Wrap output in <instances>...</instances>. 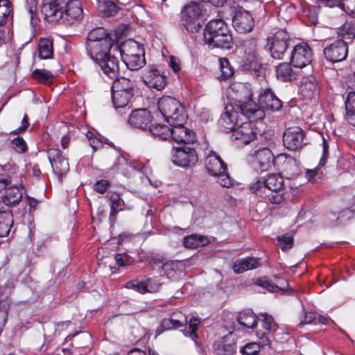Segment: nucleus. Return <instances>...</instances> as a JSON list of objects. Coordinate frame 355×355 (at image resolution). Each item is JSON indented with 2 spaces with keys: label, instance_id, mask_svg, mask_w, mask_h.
I'll return each instance as SVG.
<instances>
[{
  "label": "nucleus",
  "instance_id": "52",
  "mask_svg": "<svg viewBox=\"0 0 355 355\" xmlns=\"http://www.w3.org/2000/svg\"><path fill=\"white\" fill-rule=\"evenodd\" d=\"M247 59L249 62V67L251 69L257 70L261 67V58L257 52L253 51L252 53H249Z\"/></svg>",
  "mask_w": 355,
  "mask_h": 355
},
{
  "label": "nucleus",
  "instance_id": "56",
  "mask_svg": "<svg viewBox=\"0 0 355 355\" xmlns=\"http://www.w3.org/2000/svg\"><path fill=\"white\" fill-rule=\"evenodd\" d=\"M340 208H347L355 212V196H347L343 198Z\"/></svg>",
  "mask_w": 355,
  "mask_h": 355
},
{
  "label": "nucleus",
  "instance_id": "2",
  "mask_svg": "<svg viewBox=\"0 0 355 355\" xmlns=\"http://www.w3.org/2000/svg\"><path fill=\"white\" fill-rule=\"evenodd\" d=\"M44 18L51 21L63 19L73 23L83 17V8L79 0H51L42 7Z\"/></svg>",
  "mask_w": 355,
  "mask_h": 355
},
{
  "label": "nucleus",
  "instance_id": "47",
  "mask_svg": "<svg viewBox=\"0 0 355 355\" xmlns=\"http://www.w3.org/2000/svg\"><path fill=\"white\" fill-rule=\"evenodd\" d=\"M338 34L343 40H352L355 37V30L349 23H345L338 29Z\"/></svg>",
  "mask_w": 355,
  "mask_h": 355
},
{
  "label": "nucleus",
  "instance_id": "44",
  "mask_svg": "<svg viewBox=\"0 0 355 355\" xmlns=\"http://www.w3.org/2000/svg\"><path fill=\"white\" fill-rule=\"evenodd\" d=\"M220 68L221 74L219 76L220 80H225L231 78L234 73V69L231 66L229 60L227 58L220 59Z\"/></svg>",
  "mask_w": 355,
  "mask_h": 355
},
{
  "label": "nucleus",
  "instance_id": "40",
  "mask_svg": "<svg viewBox=\"0 0 355 355\" xmlns=\"http://www.w3.org/2000/svg\"><path fill=\"white\" fill-rule=\"evenodd\" d=\"M134 83L130 79L121 77L116 78L113 82L112 90L119 92H128L133 94Z\"/></svg>",
  "mask_w": 355,
  "mask_h": 355
},
{
  "label": "nucleus",
  "instance_id": "32",
  "mask_svg": "<svg viewBox=\"0 0 355 355\" xmlns=\"http://www.w3.org/2000/svg\"><path fill=\"white\" fill-rule=\"evenodd\" d=\"M111 203L110 218L115 217L116 214L125 209L130 210L132 206L126 205L124 201L121 198L119 193L110 192L107 194Z\"/></svg>",
  "mask_w": 355,
  "mask_h": 355
},
{
  "label": "nucleus",
  "instance_id": "43",
  "mask_svg": "<svg viewBox=\"0 0 355 355\" xmlns=\"http://www.w3.org/2000/svg\"><path fill=\"white\" fill-rule=\"evenodd\" d=\"M207 239L202 236L191 234L184 238V245L187 248H197L205 245Z\"/></svg>",
  "mask_w": 355,
  "mask_h": 355
},
{
  "label": "nucleus",
  "instance_id": "11",
  "mask_svg": "<svg viewBox=\"0 0 355 355\" xmlns=\"http://www.w3.org/2000/svg\"><path fill=\"white\" fill-rule=\"evenodd\" d=\"M347 53V44L343 40H336L324 49L325 58L331 62H338L345 60Z\"/></svg>",
  "mask_w": 355,
  "mask_h": 355
},
{
  "label": "nucleus",
  "instance_id": "30",
  "mask_svg": "<svg viewBox=\"0 0 355 355\" xmlns=\"http://www.w3.org/2000/svg\"><path fill=\"white\" fill-rule=\"evenodd\" d=\"M182 263L178 261H165L162 266L160 275L175 279L181 273Z\"/></svg>",
  "mask_w": 355,
  "mask_h": 355
},
{
  "label": "nucleus",
  "instance_id": "61",
  "mask_svg": "<svg viewBox=\"0 0 355 355\" xmlns=\"http://www.w3.org/2000/svg\"><path fill=\"white\" fill-rule=\"evenodd\" d=\"M270 332H268V334L257 332V336L259 337V346L261 345L262 347L265 346H269L270 345V338L269 336Z\"/></svg>",
  "mask_w": 355,
  "mask_h": 355
},
{
  "label": "nucleus",
  "instance_id": "63",
  "mask_svg": "<svg viewBox=\"0 0 355 355\" xmlns=\"http://www.w3.org/2000/svg\"><path fill=\"white\" fill-rule=\"evenodd\" d=\"M28 12L31 19H33V14L36 10L37 0H26Z\"/></svg>",
  "mask_w": 355,
  "mask_h": 355
},
{
  "label": "nucleus",
  "instance_id": "48",
  "mask_svg": "<svg viewBox=\"0 0 355 355\" xmlns=\"http://www.w3.org/2000/svg\"><path fill=\"white\" fill-rule=\"evenodd\" d=\"M32 76L34 78L45 84L50 83L51 80L53 78L52 73L45 69H35L33 71Z\"/></svg>",
  "mask_w": 355,
  "mask_h": 355
},
{
  "label": "nucleus",
  "instance_id": "33",
  "mask_svg": "<svg viewBox=\"0 0 355 355\" xmlns=\"http://www.w3.org/2000/svg\"><path fill=\"white\" fill-rule=\"evenodd\" d=\"M259 266V261L254 257L236 260L233 264V270L236 274L253 270Z\"/></svg>",
  "mask_w": 355,
  "mask_h": 355
},
{
  "label": "nucleus",
  "instance_id": "7",
  "mask_svg": "<svg viewBox=\"0 0 355 355\" xmlns=\"http://www.w3.org/2000/svg\"><path fill=\"white\" fill-rule=\"evenodd\" d=\"M248 161L256 171H266L273 165L274 155L269 148H262L250 155Z\"/></svg>",
  "mask_w": 355,
  "mask_h": 355
},
{
  "label": "nucleus",
  "instance_id": "15",
  "mask_svg": "<svg viewBox=\"0 0 355 355\" xmlns=\"http://www.w3.org/2000/svg\"><path fill=\"white\" fill-rule=\"evenodd\" d=\"M183 123H169L171 126L170 138L180 144H193L196 139L195 133L191 130L184 126Z\"/></svg>",
  "mask_w": 355,
  "mask_h": 355
},
{
  "label": "nucleus",
  "instance_id": "28",
  "mask_svg": "<svg viewBox=\"0 0 355 355\" xmlns=\"http://www.w3.org/2000/svg\"><path fill=\"white\" fill-rule=\"evenodd\" d=\"M216 355H233L236 352V344L231 336H226L214 345Z\"/></svg>",
  "mask_w": 355,
  "mask_h": 355
},
{
  "label": "nucleus",
  "instance_id": "6",
  "mask_svg": "<svg viewBox=\"0 0 355 355\" xmlns=\"http://www.w3.org/2000/svg\"><path fill=\"white\" fill-rule=\"evenodd\" d=\"M202 12L200 4L191 2L184 6L182 12L181 24L190 33H195L199 31L201 25L199 17Z\"/></svg>",
  "mask_w": 355,
  "mask_h": 355
},
{
  "label": "nucleus",
  "instance_id": "16",
  "mask_svg": "<svg viewBox=\"0 0 355 355\" xmlns=\"http://www.w3.org/2000/svg\"><path fill=\"white\" fill-rule=\"evenodd\" d=\"M304 132L300 128H288L283 136L284 145L289 150H297L304 145Z\"/></svg>",
  "mask_w": 355,
  "mask_h": 355
},
{
  "label": "nucleus",
  "instance_id": "3",
  "mask_svg": "<svg viewBox=\"0 0 355 355\" xmlns=\"http://www.w3.org/2000/svg\"><path fill=\"white\" fill-rule=\"evenodd\" d=\"M204 41L209 47L230 49L233 39L227 24L221 19L209 21L204 30Z\"/></svg>",
  "mask_w": 355,
  "mask_h": 355
},
{
  "label": "nucleus",
  "instance_id": "59",
  "mask_svg": "<svg viewBox=\"0 0 355 355\" xmlns=\"http://www.w3.org/2000/svg\"><path fill=\"white\" fill-rule=\"evenodd\" d=\"M110 187V182L106 180L97 181L94 185V189L99 193H104Z\"/></svg>",
  "mask_w": 355,
  "mask_h": 355
},
{
  "label": "nucleus",
  "instance_id": "4",
  "mask_svg": "<svg viewBox=\"0 0 355 355\" xmlns=\"http://www.w3.org/2000/svg\"><path fill=\"white\" fill-rule=\"evenodd\" d=\"M119 49L123 61L130 70H138L146 64L144 49L135 40H127Z\"/></svg>",
  "mask_w": 355,
  "mask_h": 355
},
{
  "label": "nucleus",
  "instance_id": "45",
  "mask_svg": "<svg viewBox=\"0 0 355 355\" xmlns=\"http://www.w3.org/2000/svg\"><path fill=\"white\" fill-rule=\"evenodd\" d=\"M12 11V3L9 0H0V26L6 22Z\"/></svg>",
  "mask_w": 355,
  "mask_h": 355
},
{
  "label": "nucleus",
  "instance_id": "22",
  "mask_svg": "<svg viewBox=\"0 0 355 355\" xmlns=\"http://www.w3.org/2000/svg\"><path fill=\"white\" fill-rule=\"evenodd\" d=\"M101 59L96 60L105 75L110 79H115L119 74V61L115 56L108 53Z\"/></svg>",
  "mask_w": 355,
  "mask_h": 355
},
{
  "label": "nucleus",
  "instance_id": "60",
  "mask_svg": "<svg viewBox=\"0 0 355 355\" xmlns=\"http://www.w3.org/2000/svg\"><path fill=\"white\" fill-rule=\"evenodd\" d=\"M345 110L355 111V92H349L345 101Z\"/></svg>",
  "mask_w": 355,
  "mask_h": 355
},
{
  "label": "nucleus",
  "instance_id": "13",
  "mask_svg": "<svg viewBox=\"0 0 355 355\" xmlns=\"http://www.w3.org/2000/svg\"><path fill=\"white\" fill-rule=\"evenodd\" d=\"M311 50L306 44H300L294 46L291 56V62L295 67L302 68L311 62Z\"/></svg>",
  "mask_w": 355,
  "mask_h": 355
},
{
  "label": "nucleus",
  "instance_id": "18",
  "mask_svg": "<svg viewBox=\"0 0 355 355\" xmlns=\"http://www.w3.org/2000/svg\"><path fill=\"white\" fill-rule=\"evenodd\" d=\"M187 316L180 311H173L169 318H164L160 327L156 330L155 336L160 335L164 330L178 329L187 324Z\"/></svg>",
  "mask_w": 355,
  "mask_h": 355
},
{
  "label": "nucleus",
  "instance_id": "25",
  "mask_svg": "<svg viewBox=\"0 0 355 355\" xmlns=\"http://www.w3.org/2000/svg\"><path fill=\"white\" fill-rule=\"evenodd\" d=\"M205 168L208 173L214 176L221 174L226 170V165L219 155L211 151L207 155L205 162Z\"/></svg>",
  "mask_w": 355,
  "mask_h": 355
},
{
  "label": "nucleus",
  "instance_id": "51",
  "mask_svg": "<svg viewBox=\"0 0 355 355\" xmlns=\"http://www.w3.org/2000/svg\"><path fill=\"white\" fill-rule=\"evenodd\" d=\"M339 6L348 15L355 16V0H340Z\"/></svg>",
  "mask_w": 355,
  "mask_h": 355
},
{
  "label": "nucleus",
  "instance_id": "31",
  "mask_svg": "<svg viewBox=\"0 0 355 355\" xmlns=\"http://www.w3.org/2000/svg\"><path fill=\"white\" fill-rule=\"evenodd\" d=\"M277 159L279 162H282V171L286 175L289 176L290 178L297 174L298 167L294 158L284 154H281L277 156Z\"/></svg>",
  "mask_w": 355,
  "mask_h": 355
},
{
  "label": "nucleus",
  "instance_id": "57",
  "mask_svg": "<svg viewBox=\"0 0 355 355\" xmlns=\"http://www.w3.org/2000/svg\"><path fill=\"white\" fill-rule=\"evenodd\" d=\"M214 176L218 177V182L222 187L228 188L232 185V179L226 173V170H225L224 172H222L221 174H217Z\"/></svg>",
  "mask_w": 355,
  "mask_h": 355
},
{
  "label": "nucleus",
  "instance_id": "23",
  "mask_svg": "<svg viewBox=\"0 0 355 355\" xmlns=\"http://www.w3.org/2000/svg\"><path fill=\"white\" fill-rule=\"evenodd\" d=\"M273 277L276 279V283L273 284L266 277H259L255 281V284L266 289L270 293H278L279 291L286 292L288 288V282L286 279L277 275H274Z\"/></svg>",
  "mask_w": 355,
  "mask_h": 355
},
{
  "label": "nucleus",
  "instance_id": "36",
  "mask_svg": "<svg viewBox=\"0 0 355 355\" xmlns=\"http://www.w3.org/2000/svg\"><path fill=\"white\" fill-rule=\"evenodd\" d=\"M12 224V211L10 210L0 211V237L8 235Z\"/></svg>",
  "mask_w": 355,
  "mask_h": 355
},
{
  "label": "nucleus",
  "instance_id": "42",
  "mask_svg": "<svg viewBox=\"0 0 355 355\" xmlns=\"http://www.w3.org/2000/svg\"><path fill=\"white\" fill-rule=\"evenodd\" d=\"M328 321V318H324L322 315H318L315 312H306L304 313V315L303 320L299 323V326L302 327L304 324H327Z\"/></svg>",
  "mask_w": 355,
  "mask_h": 355
},
{
  "label": "nucleus",
  "instance_id": "58",
  "mask_svg": "<svg viewBox=\"0 0 355 355\" xmlns=\"http://www.w3.org/2000/svg\"><path fill=\"white\" fill-rule=\"evenodd\" d=\"M341 210L338 213L337 220L340 223L349 220L352 218L354 211L347 208H340Z\"/></svg>",
  "mask_w": 355,
  "mask_h": 355
},
{
  "label": "nucleus",
  "instance_id": "50",
  "mask_svg": "<svg viewBox=\"0 0 355 355\" xmlns=\"http://www.w3.org/2000/svg\"><path fill=\"white\" fill-rule=\"evenodd\" d=\"M262 318V327L269 332H274L277 329V324L274 322V320L271 315H268L266 313H262L260 315Z\"/></svg>",
  "mask_w": 355,
  "mask_h": 355
},
{
  "label": "nucleus",
  "instance_id": "8",
  "mask_svg": "<svg viewBox=\"0 0 355 355\" xmlns=\"http://www.w3.org/2000/svg\"><path fill=\"white\" fill-rule=\"evenodd\" d=\"M288 35L283 30L277 31L268 40L269 49L271 56L275 59H282L288 47Z\"/></svg>",
  "mask_w": 355,
  "mask_h": 355
},
{
  "label": "nucleus",
  "instance_id": "17",
  "mask_svg": "<svg viewBox=\"0 0 355 355\" xmlns=\"http://www.w3.org/2000/svg\"><path fill=\"white\" fill-rule=\"evenodd\" d=\"M251 121L241 122V125L233 130L232 139L243 144H248L253 141L256 138L257 132L255 126Z\"/></svg>",
  "mask_w": 355,
  "mask_h": 355
},
{
  "label": "nucleus",
  "instance_id": "14",
  "mask_svg": "<svg viewBox=\"0 0 355 355\" xmlns=\"http://www.w3.org/2000/svg\"><path fill=\"white\" fill-rule=\"evenodd\" d=\"M114 44L112 39H104L98 41H87V51L88 55L95 61L101 59L102 56L109 53Z\"/></svg>",
  "mask_w": 355,
  "mask_h": 355
},
{
  "label": "nucleus",
  "instance_id": "46",
  "mask_svg": "<svg viewBox=\"0 0 355 355\" xmlns=\"http://www.w3.org/2000/svg\"><path fill=\"white\" fill-rule=\"evenodd\" d=\"M104 39H112L107 34L106 30L103 28H96L92 30L87 37V41L97 42Z\"/></svg>",
  "mask_w": 355,
  "mask_h": 355
},
{
  "label": "nucleus",
  "instance_id": "24",
  "mask_svg": "<svg viewBox=\"0 0 355 355\" xmlns=\"http://www.w3.org/2000/svg\"><path fill=\"white\" fill-rule=\"evenodd\" d=\"M151 121L152 116L147 109L135 110L128 119V123L132 127L141 130H145Z\"/></svg>",
  "mask_w": 355,
  "mask_h": 355
},
{
  "label": "nucleus",
  "instance_id": "5",
  "mask_svg": "<svg viewBox=\"0 0 355 355\" xmlns=\"http://www.w3.org/2000/svg\"><path fill=\"white\" fill-rule=\"evenodd\" d=\"M157 107L168 124L184 123L187 119L184 106L175 98L162 96L157 102Z\"/></svg>",
  "mask_w": 355,
  "mask_h": 355
},
{
  "label": "nucleus",
  "instance_id": "12",
  "mask_svg": "<svg viewBox=\"0 0 355 355\" xmlns=\"http://www.w3.org/2000/svg\"><path fill=\"white\" fill-rule=\"evenodd\" d=\"M284 179L279 174H270L263 180H259L252 184L250 189L254 192L261 191L262 189H268L272 192L280 191L283 188Z\"/></svg>",
  "mask_w": 355,
  "mask_h": 355
},
{
  "label": "nucleus",
  "instance_id": "26",
  "mask_svg": "<svg viewBox=\"0 0 355 355\" xmlns=\"http://www.w3.org/2000/svg\"><path fill=\"white\" fill-rule=\"evenodd\" d=\"M152 282V278H147L146 281H139L135 279L126 282L125 287L142 294L148 292H156L159 289V284L151 285Z\"/></svg>",
  "mask_w": 355,
  "mask_h": 355
},
{
  "label": "nucleus",
  "instance_id": "19",
  "mask_svg": "<svg viewBox=\"0 0 355 355\" xmlns=\"http://www.w3.org/2000/svg\"><path fill=\"white\" fill-rule=\"evenodd\" d=\"M259 105L256 103L258 109L270 111H278L282 107V101L272 92L270 89L263 90L259 96ZM264 113V112H263Z\"/></svg>",
  "mask_w": 355,
  "mask_h": 355
},
{
  "label": "nucleus",
  "instance_id": "39",
  "mask_svg": "<svg viewBox=\"0 0 355 355\" xmlns=\"http://www.w3.org/2000/svg\"><path fill=\"white\" fill-rule=\"evenodd\" d=\"M258 318L257 315L250 311H245L239 314L237 321L243 327L252 329L256 327Z\"/></svg>",
  "mask_w": 355,
  "mask_h": 355
},
{
  "label": "nucleus",
  "instance_id": "35",
  "mask_svg": "<svg viewBox=\"0 0 355 355\" xmlns=\"http://www.w3.org/2000/svg\"><path fill=\"white\" fill-rule=\"evenodd\" d=\"M132 96L131 92L112 90V103L115 109L125 107Z\"/></svg>",
  "mask_w": 355,
  "mask_h": 355
},
{
  "label": "nucleus",
  "instance_id": "54",
  "mask_svg": "<svg viewBox=\"0 0 355 355\" xmlns=\"http://www.w3.org/2000/svg\"><path fill=\"white\" fill-rule=\"evenodd\" d=\"M12 148L17 153H24L27 150L26 144L21 137H18L15 138L12 141Z\"/></svg>",
  "mask_w": 355,
  "mask_h": 355
},
{
  "label": "nucleus",
  "instance_id": "53",
  "mask_svg": "<svg viewBox=\"0 0 355 355\" xmlns=\"http://www.w3.org/2000/svg\"><path fill=\"white\" fill-rule=\"evenodd\" d=\"M260 350L258 343H251L246 344L241 350L243 355H257Z\"/></svg>",
  "mask_w": 355,
  "mask_h": 355
},
{
  "label": "nucleus",
  "instance_id": "20",
  "mask_svg": "<svg viewBox=\"0 0 355 355\" xmlns=\"http://www.w3.org/2000/svg\"><path fill=\"white\" fill-rule=\"evenodd\" d=\"M48 157L54 173L58 176L62 177L69 171V164L68 160L62 156L60 150L57 148L49 149Z\"/></svg>",
  "mask_w": 355,
  "mask_h": 355
},
{
  "label": "nucleus",
  "instance_id": "1",
  "mask_svg": "<svg viewBox=\"0 0 355 355\" xmlns=\"http://www.w3.org/2000/svg\"><path fill=\"white\" fill-rule=\"evenodd\" d=\"M250 121H257L264 118L265 114L251 99V92L245 86L240 87L234 105H228L225 107V112L221 114L219 125L225 132L234 130L239 123L241 116Z\"/></svg>",
  "mask_w": 355,
  "mask_h": 355
},
{
  "label": "nucleus",
  "instance_id": "10",
  "mask_svg": "<svg viewBox=\"0 0 355 355\" xmlns=\"http://www.w3.org/2000/svg\"><path fill=\"white\" fill-rule=\"evenodd\" d=\"M173 162L180 166H193L198 161L196 150L190 147H177L173 149Z\"/></svg>",
  "mask_w": 355,
  "mask_h": 355
},
{
  "label": "nucleus",
  "instance_id": "64",
  "mask_svg": "<svg viewBox=\"0 0 355 355\" xmlns=\"http://www.w3.org/2000/svg\"><path fill=\"white\" fill-rule=\"evenodd\" d=\"M346 119L349 123L355 126V111L346 110Z\"/></svg>",
  "mask_w": 355,
  "mask_h": 355
},
{
  "label": "nucleus",
  "instance_id": "21",
  "mask_svg": "<svg viewBox=\"0 0 355 355\" xmlns=\"http://www.w3.org/2000/svg\"><path fill=\"white\" fill-rule=\"evenodd\" d=\"M144 83L149 87L162 89L166 84V76L157 68L151 67L143 75Z\"/></svg>",
  "mask_w": 355,
  "mask_h": 355
},
{
  "label": "nucleus",
  "instance_id": "41",
  "mask_svg": "<svg viewBox=\"0 0 355 355\" xmlns=\"http://www.w3.org/2000/svg\"><path fill=\"white\" fill-rule=\"evenodd\" d=\"M171 128L165 125L155 124L149 127V131L152 135L162 140L170 138Z\"/></svg>",
  "mask_w": 355,
  "mask_h": 355
},
{
  "label": "nucleus",
  "instance_id": "37",
  "mask_svg": "<svg viewBox=\"0 0 355 355\" xmlns=\"http://www.w3.org/2000/svg\"><path fill=\"white\" fill-rule=\"evenodd\" d=\"M38 56L40 59H50L53 55V42L46 38L40 39L38 47Z\"/></svg>",
  "mask_w": 355,
  "mask_h": 355
},
{
  "label": "nucleus",
  "instance_id": "27",
  "mask_svg": "<svg viewBox=\"0 0 355 355\" xmlns=\"http://www.w3.org/2000/svg\"><path fill=\"white\" fill-rule=\"evenodd\" d=\"M23 188L12 185L8 187L2 196L1 200L8 207L15 206L21 201L23 196Z\"/></svg>",
  "mask_w": 355,
  "mask_h": 355
},
{
  "label": "nucleus",
  "instance_id": "49",
  "mask_svg": "<svg viewBox=\"0 0 355 355\" xmlns=\"http://www.w3.org/2000/svg\"><path fill=\"white\" fill-rule=\"evenodd\" d=\"M278 245L283 251L291 249L293 245V239L291 235L286 234L277 237Z\"/></svg>",
  "mask_w": 355,
  "mask_h": 355
},
{
  "label": "nucleus",
  "instance_id": "38",
  "mask_svg": "<svg viewBox=\"0 0 355 355\" xmlns=\"http://www.w3.org/2000/svg\"><path fill=\"white\" fill-rule=\"evenodd\" d=\"M98 8L104 17H110L118 12L116 0H97Z\"/></svg>",
  "mask_w": 355,
  "mask_h": 355
},
{
  "label": "nucleus",
  "instance_id": "34",
  "mask_svg": "<svg viewBox=\"0 0 355 355\" xmlns=\"http://www.w3.org/2000/svg\"><path fill=\"white\" fill-rule=\"evenodd\" d=\"M276 76L282 81H291L297 78V74L288 63H281L276 68Z\"/></svg>",
  "mask_w": 355,
  "mask_h": 355
},
{
  "label": "nucleus",
  "instance_id": "62",
  "mask_svg": "<svg viewBox=\"0 0 355 355\" xmlns=\"http://www.w3.org/2000/svg\"><path fill=\"white\" fill-rule=\"evenodd\" d=\"M271 195H268V200L271 203L279 204L283 201V196L279 191L273 192Z\"/></svg>",
  "mask_w": 355,
  "mask_h": 355
},
{
  "label": "nucleus",
  "instance_id": "55",
  "mask_svg": "<svg viewBox=\"0 0 355 355\" xmlns=\"http://www.w3.org/2000/svg\"><path fill=\"white\" fill-rule=\"evenodd\" d=\"M200 324L199 319L196 318H191V319L189 321V336L196 343V339L198 338V336L196 334V330L198 329V327Z\"/></svg>",
  "mask_w": 355,
  "mask_h": 355
},
{
  "label": "nucleus",
  "instance_id": "29",
  "mask_svg": "<svg viewBox=\"0 0 355 355\" xmlns=\"http://www.w3.org/2000/svg\"><path fill=\"white\" fill-rule=\"evenodd\" d=\"M300 94L305 99H312L318 94V85L315 79L313 77L306 78L301 82Z\"/></svg>",
  "mask_w": 355,
  "mask_h": 355
},
{
  "label": "nucleus",
  "instance_id": "9",
  "mask_svg": "<svg viewBox=\"0 0 355 355\" xmlns=\"http://www.w3.org/2000/svg\"><path fill=\"white\" fill-rule=\"evenodd\" d=\"M232 24L237 32L246 33L252 30L254 21L250 12L242 8H239L234 10Z\"/></svg>",
  "mask_w": 355,
  "mask_h": 355
}]
</instances>
